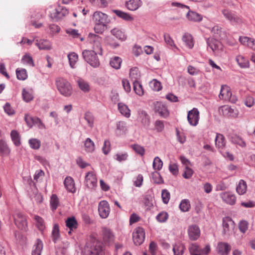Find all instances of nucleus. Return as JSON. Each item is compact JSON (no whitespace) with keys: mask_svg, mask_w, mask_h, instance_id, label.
<instances>
[{"mask_svg":"<svg viewBox=\"0 0 255 255\" xmlns=\"http://www.w3.org/2000/svg\"><path fill=\"white\" fill-rule=\"evenodd\" d=\"M199 112L197 108H194L188 112L187 120L191 126H196L199 123Z\"/></svg>","mask_w":255,"mask_h":255,"instance_id":"11","label":"nucleus"},{"mask_svg":"<svg viewBox=\"0 0 255 255\" xmlns=\"http://www.w3.org/2000/svg\"><path fill=\"white\" fill-rule=\"evenodd\" d=\"M231 140L233 143L237 144L242 147H245L246 146L245 141L237 135H232L231 137Z\"/></svg>","mask_w":255,"mask_h":255,"instance_id":"37","label":"nucleus"},{"mask_svg":"<svg viewBox=\"0 0 255 255\" xmlns=\"http://www.w3.org/2000/svg\"><path fill=\"white\" fill-rule=\"evenodd\" d=\"M64 184L68 192L74 193L76 191L74 181L72 177H66L64 180Z\"/></svg>","mask_w":255,"mask_h":255,"instance_id":"23","label":"nucleus"},{"mask_svg":"<svg viewBox=\"0 0 255 255\" xmlns=\"http://www.w3.org/2000/svg\"><path fill=\"white\" fill-rule=\"evenodd\" d=\"M132 238L133 243L135 245H140L145 238L144 229L140 227L135 228L132 233Z\"/></svg>","mask_w":255,"mask_h":255,"instance_id":"10","label":"nucleus"},{"mask_svg":"<svg viewBox=\"0 0 255 255\" xmlns=\"http://www.w3.org/2000/svg\"><path fill=\"white\" fill-rule=\"evenodd\" d=\"M141 122L144 126H148L149 125L150 121L149 116L145 112H142L140 115Z\"/></svg>","mask_w":255,"mask_h":255,"instance_id":"55","label":"nucleus"},{"mask_svg":"<svg viewBox=\"0 0 255 255\" xmlns=\"http://www.w3.org/2000/svg\"><path fill=\"white\" fill-rule=\"evenodd\" d=\"M168 217V215L166 212H162L157 215L156 219L159 222H164L167 220Z\"/></svg>","mask_w":255,"mask_h":255,"instance_id":"64","label":"nucleus"},{"mask_svg":"<svg viewBox=\"0 0 255 255\" xmlns=\"http://www.w3.org/2000/svg\"><path fill=\"white\" fill-rule=\"evenodd\" d=\"M188 236L190 240L196 241L200 236V230L196 225H192L188 229Z\"/></svg>","mask_w":255,"mask_h":255,"instance_id":"15","label":"nucleus"},{"mask_svg":"<svg viewBox=\"0 0 255 255\" xmlns=\"http://www.w3.org/2000/svg\"><path fill=\"white\" fill-rule=\"evenodd\" d=\"M247 185L244 180H240L236 187V191L239 195L244 194L247 191Z\"/></svg>","mask_w":255,"mask_h":255,"instance_id":"31","label":"nucleus"},{"mask_svg":"<svg viewBox=\"0 0 255 255\" xmlns=\"http://www.w3.org/2000/svg\"><path fill=\"white\" fill-rule=\"evenodd\" d=\"M182 40L189 48L191 49L193 48L194 43L192 36L190 34L188 33H185L182 36Z\"/></svg>","mask_w":255,"mask_h":255,"instance_id":"30","label":"nucleus"},{"mask_svg":"<svg viewBox=\"0 0 255 255\" xmlns=\"http://www.w3.org/2000/svg\"><path fill=\"white\" fill-rule=\"evenodd\" d=\"M84 119L87 122L89 126L92 128L94 126V117L90 112H87L84 115Z\"/></svg>","mask_w":255,"mask_h":255,"instance_id":"51","label":"nucleus"},{"mask_svg":"<svg viewBox=\"0 0 255 255\" xmlns=\"http://www.w3.org/2000/svg\"><path fill=\"white\" fill-rule=\"evenodd\" d=\"M133 90L136 94L142 96L143 94V90L142 85L138 81H134L133 83Z\"/></svg>","mask_w":255,"mask_h":255,"instance_id":"50","label":"nucleus"},{"mask_svg":"<svg viewBox=\"0 0 255 255\" xmlns=\"http://www.w3.org/2000/svg\"><path fill=\"white\" fill-rule=\"evenodd\" d=\"M98 54H99L91 50H84L82 52L84 59L94 68L98 67L100 64Z\"/></svg>","mask_w":255,"mask_h":255,"instance_id":"3","label":"nucleus"},{"mask_svg":"<svg viewBox=\"0 0 255 255\" xmlns=\"http://www.w3.org/2000/svg\"><path fill=\"white\" fill-rule=\"evenodd\" d=\"M113 11L118 17L125 20L132 21L134 19L133 17L129 14L123 11L120 10H114Z\"/></svg>","mask_w":255,"mask_h":255,"instance_id":"27","label":"nucleus"},{"mask_svg":"<svg viewBox=\"0 0 255 255\" xmlns=\"http://www.w3.org/2000/svg\"><path fill=\"white\" fill-rule=\"evenodd\" d=\"M187 18L189 20L199 22L202 20V16L201 14L189 10V12L187 13Z\"/></svg>","mask_w":255,"mask_h":255,"instance_id":"28","label":"nucleus"},{"mask_svg":"<svg viewBox=\"0 0 255 255\" xmlns=\"http://www.w3.org/2000/svg\"><path fill=\"white\" fill-rule=\"evenodd\" d=\"M50 204L51 210H56L59 204V199L56 194H52L51 196Z\"/></svg>","mask_w":255,"mask_h":255,"instance_id":"41","label":"nucleus"},{"mask_svg":"<svg viewBox=\"0 0 255 255\" xmlns=\"http://www.w3.org/2000/svg\"><path fill=\"white\" fill-rule=\"evenodd\" d=\"M129 77L132 80L133 82L134 81H138L140 75L138 73V70L136 68L131 69L129 72Z\"/></svg>","mask_w":255,"mask_h":255,"instance_id":"58","label":"nucleus"},{"mask_svg":"<svg viewBox=\"0 0 255 255\" xmlns=\"http://www.w3.org/2000/svg\"><path fill=\"white\" fill-rule=\"evenodd\" d=\"M17 78L19 80H24L27 78L26 70L25 69L17 68L16 70Z\"/></svg>","mask_w":255,"mask_h":255,"instance_id":"48","label":"nucleus"},{"mask_svg":"<svg viewBox=\"0 0 255 255\" xmlns=\"http://www.w3.org/2000/svg\"><path fill=\"white\" fill-rule=\"evenodd\" d=\"M189 250L191 255L201 253V248L196 243L191 244L189 247Z\"/></svg>","mask_w":255,"mask_h":255,"instance_id":"52","label":"nucleus"},{"mask_svg":"<svg viewBox=\"0 0 255 255\" xmlns=\"http://www.w3.org/2000/svg\"><path fill=\"white\" fill-rule=\"evenodd\" d=\"M207 43L208 46L211 49L213 52H216L223 49V45L219 40L210 38L207 39Z\"/></svg>","mask_w":255,"mask_h":255,"instance_id":"16","label":"nucleus"},{"mask_svg":"<svg viewBox=\"0 0 255 255\" xmlns=\"http://www.w3.org/2000/svg\"><path fill=\"white\" fill-rule=\"evenodd\" d=\"M59 227L58 224H54L53 227L52 231V240L54 243H56L59 239L60 237Z\"/></svg>","mask_w":255,"mask_h":255,"instance_id":"36","label":"nucleus"},{"mask_svg":"<svg viewBox=\"0 0 255 255\" xmlns=\"http://www.w3.org/2000/svg\"><path fill=\"white\" fill-rule=\"evenodd\" d=\"M10 152V149L8 148L5 141L0 140V154L2 155L8 154Z\"/></svg>","mask_w":255,"mask_h":255,"instance_id":"47","label":"nucleus"},{"mask_svg":"<svg viewBox=\"0 0 255 255\" xmlns=\"http://www.w3.org/2000/svg\"><path fill=\"white\" fill-rule=\"evenodd\" d=\"M154 110L163 118H166L169 115L167 107L161 102L157 101L154 103Z\"/></svg>","mask_w":255,"mask_h":255,"instance_id":"13","label":"nucleus"},{"mask_svg":"<svg viewBox=\"0 0 255 255\" xmlns=\"http://www.w3.org/2000/svg\"><path fill=\"white\" fill-rule=\"evenodd\" d=\"M22 95L23 99L26 102H30L33 99L32 94L28 91H27L25 89H22Z\"/></svg>","mask_w":255,"mask_h":255,"instance_id":"59","label":"nucleus"},{"mask_svg":"<svg viewBox=\"0 0 255 255\" xmlns=\"http://www.w3.org/2000/svg\"><path fill=\"white\" fill-rule=\"evenodd\" d=\"M36 45L40 50H50L51 49V44L50 41L47 40L40 39L37 40Z\"/></svg>","mask_w":255,"mask_h":255,"instance_id":"25","label":"nucleus"},{"mask_svg":"<svg viewBox=\"0 0 255 255\" xmlns=\"http://www.w3.org/2000/svg\"><path fill=\"white\" fill-rule=\"evenodd\" d=\"M170 197V193L167 190L164 189L162 190L161 197L162 201L164 204H167L168 203Z\"/></svg>","mask_w":255,"mask_h":255,"instance_id":"63","label":"nucleus"},{"mask_svg":"<svg viewBox=\"0 0 255 255\" xmlns=\"http://www.w3.org/2000/svg\"><path fill=\"white\" fill-rule=\"evenodd\" d=\"M21 62L24 64H26L30 66H34L33 59L29 54L26 53L23 56L21 59Z\"/></svg>","mask_w":255,"mask_h":255,"instance_id":"42","label":"nucleus"},{"mask_svg":"<svg viewBox=\"0 0 255 255\" xmlns=\"http://www.w3.org/2000/svg\"><path fill=\"white\" fill-rule=\"evenodd\" d=\"M79 88L84 92H88L90 91V86L88 82L83 79H79L78 81Z\"/></svg>","mask_w":255,"mask_h":255,"instance_id":"45","label":"nucleus"},{"mask_svg":"<svg viewBox=\"0 0 255 255\" xmlns=\"http://www.w3.org/2000/svg\"><path fill=\"white\" fill-rule=\"evenodd\" d=\"M57 89L59 93L65 97H69L72 93V88L70 83L65 79L61 77L55 80Z\"/></svg>","mask_w":255,"mask_h":255,"instance_id":"2","label":"nucleus"},{"mask_svg":"<svg viewBox=\"0 0 255 255\" xmlns=\"http://www.w3.org/2000/svg\"><path fill=\"white\" fill-rule=\"evenodd\" d=\"M236 61L239 66L242 68H247L249 66V62L248 59L243 56L238 55L236 57Z\"/></svg>","mask_w":255,"mask_h":255,"instance_id":"40","label":"nucleus"},{"mask_svg":"<svg viewBox=\"0 0 255 255\" xmlns=\"http://www.w3.org/2000/svg\"><path fill=\"white\" fill-rule=\"evenodd\" d=\"M14 220L15 225L22 231H26L27 230V223L26 219L21 213L18 212L14 216Z\"/></svg>","mask_w":255,"mask_h":255,"instance_id":"7","label":"nucleus"},{"mask_svg":"<svg viewBox=\"0 0 255 255\" xmlns=\"http://www.w3.org/2000/svg\"><path fill=\"white\" fill-rule=\"evenodd\" d=\"M103 248L102 243L100 241L92 239L87 244L85 249V255H102Z\"/></svg>","mask_w":255,"mask_h":255,"instance_id":"1","label":"nucleus"},{"mask_svg":"<svg viewBox=\"0 0 255 255\" xmlns=\"http://www.w3.org/2000/svg\"><path fill=\"white\" fill-rule=\"evenodd\" d=\"M220 114L224 116L231 118H237L239 114L238 110L235 107H232L229 105H224L219 109Z\"/></svg>","mask_w":255,"mask_h":255,"instance_id":"6","label":"nucleus"},{"mask_svg":"<svg viewBox=\"0 0 255 255\" xmlns=\"http://www.w3.org/2000/svg\"><path fill=\"white\" fill-rule=\"evenodd\" d=\"M223 200L230 205H234L236 203V197L234 194L230 192H225L221 194Z\"/></svg>","mask_w":255,"mask_h":255,"instance_id":"22","label":"nucleus"},{"mask_svg":"<svg viewBox=\"0 0 255 255\" xmlns=\"http://www.w3.org/2000/svg\"><path fill=\"white\" fill-rule=\"evenodd\" d=\"M68 58L71 68H75V64L78 59L77 54L75 52H71L68 55Z\"/></svg>","mask_w":255,"mask_h":255,"instance_id":"43","label":"nucleus"},{"mask_svg":"<svg viewBox=\"0 0 255 255\" xmlns=\"http://www.w3.org/2000/svg\"><path fill=\"white\" fill-rule=\"evenodd\" d=\"M142 4L141 0H129L126 2V7L129 10H137Z\"/></svg>","mask_w":255,"mask_h":255,"instance_id":"21","label":"nucleus"},{"mask_svg":"<svg viewBox=\"0 0 255 255\" xmlns=\"http://www.w3.org/2000/svg\"><path fill=\"white\" fill-rule=\"evenodd\" d=\"M231 96H232V94L230 88L227 85H222L219 98L221 100L227 101L230 99Z\"/></svg>","mask_w":255,"mask_h":255,"instance_id":"20","label":"nucleus"},{"mask_svg":"<svg viewBox=\"0 0 255 255\" xmlns=\"http://www.w3.org/2000/svg\"><path fill=\"white\" fill-rule=\"evenodd\" d=\"M34 220L36 222V226L39 230L42 231L45 228L44 222L43 219L39 216L35 215Z\"/></svg>","mask_w":255,"mask_h":255,"instance_id":"57","label":"nucleus"},{"mask_svg":"<svg viewBox=\"0 0 255 255\" xmlns=\"http://www.w3.org/2000/svg\"><path fill=\"white\" fill-rule=\"evenodd\" d=\"M122 62V59L118 56H115L112 58L110 60V65L116 69H119L121 67V65Z\"/></svg>","mask_w":255,"mask_h":255,"instance_id":"38","label":"nucleus"},{"mask_svg":"<svg viewBox=\"0 0 255 255\" xmlns=\"http://www.w3.org/2000/svg\"><path fill=\"white\" fill-rule=\"evenodd\" d=\"M222 13L226 19L233 25L240 24L242 23V19L235 11L225 8L222 10Z\"/></svg>","mask_w":255,"mask_h":255,"instance_id":"4","label":"nucleus"},{"mask_svg":"<svg viewBox=\"0 0 255 255\" xmlns=\"http://www.w3.org/2000/svg\"><path fill=\"white\" fill-rule=\"evenodd\" d=\"M85 150L88 152H92L95 150L94 142L90 138H87L84 142Z\"/></svg>","mask_w":255,"mask_h":255,"instance_id":"39","label":"nucleus"},{"mask_svg":"<svg viewBox=\"0 0 255 255\" xmlns=\"http://www.w3.org/2000/svg\"><path fill=\"white\" fill-rule=\"evenodd\" d=\"M193 172V170L189 167H185L182 176L185 179H190L192 177Z\"/></svg>","mask_w":255,"mask_h":255,"instance_id":"62","label":"nucleus"},{"mask_svg":"<svg viewBox=\"0 0 255 255\" xmlns=\"http://www.w3.org/2000/svg\"><path fill=\"white\" fill-rule=\"evenodd\" d=\"M150 87L155 91H159L162 89V86L160 82L156 79H153L149 82Z\"/></svg>","mask_w":255,"mask_h":255,"instance_id":"49","label":"nucleus"},{"mask_svg":"<svg viewBox=\"0 0 255 255\" xmlns=\"http://www.w3.org/2000/svg\"><path fill=\"white\" fill-rule=\"evenodd\" d=\"M152 177L153 181L154 183L157 184H160L163 183V180L161 178L159 172L155 171L152 173Z\"/></svg>","mask_w":255,"mask_h":255,"instance_id":"61","label":"nucleus"},{"mask_svg":"<svg viewBox=\"0 0 255 255\" xmlns=\"http://www.w3.org/2000/svg\"><path fill=\"white\" fill-rule=\"evenodd\" d=\"M215 144L218 148H223L226 144L225 138L223 134L217 133L215 139Z\"/></svg>","mask_w":255,"mask_h":255,"instance_id":"33","label":"nucleus"},{"mask_svg":"<svg viewBox=\"0 0 255 255\" xmlns=\"http://www.w3.org/2000/svg\"><path fill=\"white\" fill-rule=\"evenodd\" d=\"M98 210L99 215L101 218H107L111 211L109 203L106 200L101 201L98 204Z\"/></svg>","mask_w":255,"mask_h":255,"instance_id":"9","label":"nucleus"},{"mask_svg":"<svg viewBox=\"0 0 255 255\" xmlns=\"http://www.w3.org/2000/svg\"><path fill=\"white\" fill-rule=\"evenodd\" d=\"M249 224L246 221L243 220L240 222L239 224V228L240 232L242 233H245L248 229Z\"/></svg>","mask_w":255,"mask_h":255,"instance_id":"60","label":"nucleus"},{"mask_svg":"<svg viewBox=\"0 0 255 255\" xmlns=\"http://www.w3.org/2000/svg\"><path fill=\"white\" fill-rule=\"evenodd\" d=\"M55 11L54 17L56 18H61L68 13V10L64 7L59 6L58 8L55 9Z\"/></svg>","mask_w":255,"mask_h":255,"instance_id":"34","label":"nucleus"},{"mask_svg":"<svg viewBox=\"0 0 255 255\" xmlns=\"http://www.w3.org/2000/svg\"><path fill=\"white\" fill-rule=\"evenodd\" d=\"M127 131V124L125 122L120 121L117 124V133L118 134H125Z\"/></svg>","mask_w":255,"mask_h":255,"instance_id":"32","label":"nucleus"},{"mask_svg":"<svg viewBox=\"0 0 255 255\" xmlns=\"http://www.w3.org/2000/svg\"><path fill=\"white\" fill-rule=\"evenodd\" d=\"M189 7L186 5L176 2V13H178V17L179 18L183 16L187 17V13L189 11Z\"/></svg>","mask_w":255,"mask_h":255,"instance_id":"19","label":"nucleus"},{"mask_svg":"<svg viewBox=\"0 0 255 255\" xmlns=\"http://www.w3.org/2000/svg\"><path fill=\"white\" fill-rule=\"evenodd\" d=\"M111 32L113 35L115 36L119 39L125 40L126 39V36L125 33L118 28H114Z\"/></svg>","mask_w":255,"mask_h":255,"instance_id":"46","label":"nucleus"},{"mask_svg":"<svg viewBox=\"0 0 255 255\" xmlns=\"http://www.w3.org/2000/svg\"><path fill=\"white\" fill-rule=\"evenodd\" d=\"M66 226L70 231L76 229L78 227V223L74 217L68 218L66 222Z\"/></svg>","mask_w":255,"mask_h":255,"instance_id":"29","label":"nucleus"},{"mask_svg":"<svg viewBox=\"0 0 255 255\" xmlns=\"http://www.w3.org/2000/svg\"><path fill=\"white\" fill-rule=\"evenodd\" d=\"M43 249V243L41 240L38 239L32 247V255H41Z\"/></svg>","mask_w":255,"mask_h":255,"instance_id":"24","label":"nucleus"},{"mask_svg":"<svg viewBox=\"0 0 255 255\" xmlns=\"http://www.w3.org/2000/svg\"><path fill=\"white\" fill-rule=\"evenodd\" d=\"M179 207L182 212H188L190 208V203L188 199L182 200Z\"/></svg>","mask_w":255,"mask_h":255,"instance_id":"44","label":"nucleus"},{"mask_svg":"<svg viewBox=\"0 0 255 255\" xmlns=\"http://www.w3.org/2000/svg\"><path fill=\"white\" fill-rule=\"evenodd\" d=\"M10 137L16 146H19L21 143V137L19 132L16 130H12L10 132Z\"/></svg>","mask_w":255,"mask_h":255,"instance_id":"26","label":"nucleus"},{"mask_svg":"<svg viewBox=\"0 0 255 255\" xmlns=\"http://www.w3.org/2000/svg\"><path fill=\"white\" fill-rule=\"evenodd\" d=\"M86 186L90 189H94L97 185V178L93 171L87 173L85 178Z\"/></svg>","mask_w":255,"mask_h":255,"instance_id":"12","label":"nucleus"},{"mask_svg":"<svg viewBox=\"0 0 255 255\" xmlns=\"http://www.w3.org/2000/svg\"><path fill=\"white\" fill-rule=\"evenodd\" d=\"M30 147L33 149H38L41 145V141L36 138H31L28 141Z\"/></svg>","mask_w":255,"mask_h":255,"instance_id":"53","label":"nucleus"},{"mask_svg":"<svg viewBox=\"0 0 255 255\" xmlns=\"http://www.w3.org/2000/svg\"><path fill=\"white\" fill-rule=\"evenodd\" d=\"M92 40H91V43L92 44V51H94V52L98 53L100 55L102 54V49L101 44V38L96 35H93Z\"/></svg>","mask_w":255,"mask_h":255,"instance_id":"17","label":"nucleus"},{"mask_svg":"<svg viewBox=\"0 0 255 255\" xmlns=\"http://www.w3.org/2000/svg\"><path fill=\"white\" fill-rule=\"evenodd\" d=\"M93 20L95 23L107 25L108 16L100 11H96L93 14Z\"/></svg>","mask_w":255,"mask_h":255,"instance_id":"14","label":"nucleus"},{"mask_svg":"<svg viewBox=\"0 0 255 255\" xmlns=\"http://www.w3.org/2000/svg\"><path fill=\"white\" fill-rule=\"evenodd\" d=\"M163 165V162L160 158L158 157H155L153 162V168L154 170H160Z\"/></svg>","mask_w":255,"mask_h":255,"instance_id":"56","label":"nucleus"},{"mask_svg":"<svg viewBox=\"0 0 255 255\" xmlns=\"http://www.w3.org/2000/svg\"><path fill=\"white\" fill-rule=\"evenodd\" d=\"M235 227V223L231 218L225 217L222 219V235L229 237Z\"/></svg>","mask_w":255,"mask_h":255,"instance_id":"5","label":"nucleus"},{"mask_svg":"<svg viewBox=\"0 0 255 255\" xmlns=\"http://www.w3.org/2000/svg\"><path fill=\"white\" fill-rule=\"evenodd\" d=\"M132 149L137 154L143 156L145 153L144 148L138 144H134L131 145Z\"/></svg>","mask_w":255,"mask_h":255,"instance_id":"54","label":"nucleus"},{"mask_svg":"<svg viewBox=\"0 0 255 255\" xmlns=\"http://www.w3.org/2000/svg\"><path fill=\"white\" fill-rule=\"evenodd\" d=\"M102 237L105 244L110 245L115 240V235L111 229L106 227L102 228Z\"/></svg>","mask_w":255,"mask_h":255,"instance_id":"8","label":"nucleus"},{"mask_svg":"<svg viewBox=\"0 0 255 255\" xmlns=\"http://www.w3.org/2000/svg\"><path fill=\"white\" fill-rule=\"evenodd\" d=\"M118 109L121 114L125 116L126 117H129L130 115V110L127 105L123 103H119Z\"/></svg>","mask_w":255,"mask_h":255,"instance_id":"35","label":"nucleus"},{"mask_svg":"<svg viewBox=\"0 0 255 255\" xmlns=\"http://www.w3.org/2000/svg\"><path fill=\"white\" fill-rule=\"evenodd\" d=\"M217 249L220 255H228L231 250V246L227 243L220 242L218 244Z\"/></svg>","mask_w":255,"mask_h":255,"instance_id":"18","label":"nucleus"}]
</instances>
